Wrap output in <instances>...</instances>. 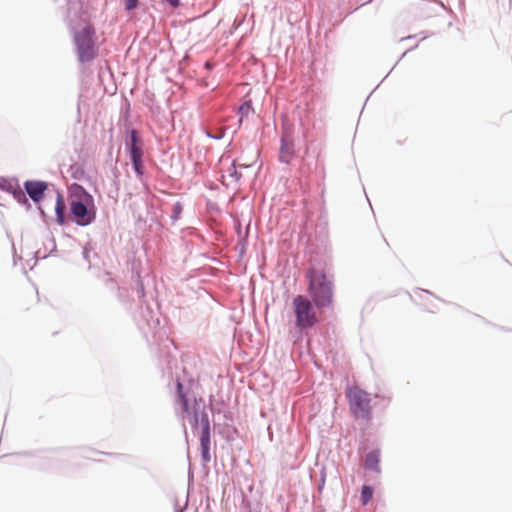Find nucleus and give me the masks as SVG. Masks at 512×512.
Returning a JSON list of instances; mask_svg holds the SVG:
<instances>
[{
	"label": "nucleus",
	"instance_id": "nucleus-19",
	"mask_svg": "<svg viewBox=\"0 0 512 512\" xmlns=\"http://www.w3.org/2000/svg\"><path fill=\"white\" fill-rule=\"evenodd\" d=\"M324 483H325V479L323 478V479H322V485H321V486H320V488H319L320 490L322 489V487H323Z\"/></svg>",
	"mask_w": 512,
	"mask_h": 512
},
{
	"label": "nucleus",
	"instance_id": "nucleus-4",
	"mask_svg": "<svg viewBox=\"0 0 512 512\" xmlns=\"http://www.w3.org/2000/svg\"><path fill=\"white\" fill-rule=\"evenodd\" d=\"M292 304L298 328L305 329L317 323L318 318L313 302L303 295H297L294 297Z\"/></svg>",
	"mask_w": 512,
	"mask_h": 512
},
{
	"label": "nucleus",
	"instance_id": "nucleus-11",
	"mask_svg": "<svg viewBox=\"0 0 512 512\" xmlns=\"http://www.w3.org/2000/svg\"><path fill=\"white\" fill-rule=\"evenodd\" d=\"M380 453L372 451L366 455L365 466L371 470L379 472Z\"/></svg>",
	"mask_w": 512,
	"mask_h": 512
},
{
	"label": "nucleus",
	"instance_id": "nucleus-13",
	"mask_svg": "<svg viewBox=\"0 0 512 512\" xmlns=\"http://www.w3.org/2000/svg\"><path fill=\"white\" fill-rule=\"evenodd\" d=\"M373 497V488L368 485H364L361 489V502L363 505H367Z\"/></svg>",
	"mask_w": 512,
	"mask_h": 512
},
{
	"label": "nucleus",
	"instance_id": "nucleus-16",
	"mask_svg": "<svg viewBox=\"0 0 512 512\" xmlns=\"http://www.w3.org/2000/svg\"><path fill=\"white\" fill-rule=\"evenodd\" d=\"M0 188L9 192H13L15 190L14 184L5 179H0Z\"/></svg>",
	"mask_w": 512,
	"mask_h": 512
},
{
	"label": "nucleus",
	"instance_id": "nucleus-18",
	"mask_svg": "<svg viewBox=\"0 0 512 512\" xmlns=\"http://www.w3.org/2000/svg\"><path fill=\"white\" fill-rule=\"evenodd\" d=\"M172 7H178L180 0H167Z\"/></svg>",
	"mask_w": 512,
	"mask_h": 512
},
{
	"label": "nucleus",
	"instance_id": "nucleus-3",
	"mask_svg": "<svg viewBox=\"0 0 512 512\" xmlns=\"http://www.w3.org/2000/svg\"><path fill=\"white\" fill-rule=\"evenodd\" d=\"M349 408L357 419L369 420L371 418V395L358 386L348 387L346 390Z\"/></svg>",
	"mask_w": 512,
	"mask_h": 512
},
{
	"label": "nucleus",
	"instance_id": "nucleus-2",
	"mask_svg": "<svg viewBox=\"0 0 512 512\" xmlns=\"http://www.w3.org/2000/svg\"><path fill=\"white\" fill-rule=\"evenodd\" d=\"M78 60L81 63L92 61L97 56L95 44V28L91 24L85 25L74 34Z\"/></svg>",
	"mask_w": 512,
	"mask_h": 512
},
{
	"label": "nucleus",
	"instance_id": "nucleus-6",
	"mask_svg": "<svg viewBox=\"0 0 512 512\" xmlns=\"http://www.w3.org/2000/svg\"><path fill=\"white\" fill-rule=\"evenodd\" d=\"M177 394H178L179 401H180V403L182 405V413H183V415L188 417V420L192 424H194V425L197 424V422H198V415H197L196 412L192 413L190 411L186 394L183 391V384L180 381L177 382Z\"/></svg>",
	"mask_w": 512,
	"mask_h": 512
},
{
	"label": "nucleus",
	"instance_id": "nucleus-8",
	"mask_svg": "<svg viewBox=\"0 0 512 512\" xmlns=\"http://www.w3.org/2000/svg\"><path fill=\"white\" fill-rule=\"evenodd\" d=\"M131 160L142 159L143 150L141 139L136 130L131 131L130 142L127 143Z\"/></svg>",
	"mask_w": 512,
	"mask_h": 512
},
{
	"label": "nucleus",
	"instance_id": "nucleus-9",
	"mask_svg": "<svg viewBox=\"0 0 512 512\" xmlns=\"http://www.w3.org/2000/svg\"><path fill=\"white\" fill-rule=\"evenodd\" d=\"M203 429L200 437L202 454L205 459H208L210 447V425L207 415L202 417Z\"/></svg>",
	"mask_w": 512,
	"mask_h": 512
},
{
	"label": "nucleus",
	"instance_id": "nucleus-10",
	"mask_svg": "<svg viewBox=\"0 0 512 512\" xmlns=\"http://www.w3.org/2000/svg\"><path fill=\"white\" fill-rule=\"evenodd\" d=\"M65 209L66 205L61 194H57L55 212L57 217V222L61 225L65 223Z\"/></svg>",
	"mask_w": 512,
	"mask_h": 512
},
{
	"label": "nucleus",
	"instance_id": "nucleus-7",
	"mask_svg": "<svg viewBox=\"0 0 512 512\" xmlns=\"http://www.w3.org/2000/svg\"><path fill=\"white\" fill-rule=\"evenodd\" d=\"M25 188L31 199L38 202L42 199L44 192L47 189V184L41 181H27L25 183Z\"/></svg>",
	"mask_w": 512,
	"mask_h": 512
},
{
	"label": "nucleus",
	"instance_id": "nucleus-15",
	"mask_svg": "<svg viewBox=\"0 0 512 512\" xmlns=\"http://www.w3.org/2000/svg\"><path fill=\"white\" fill-rule=\"evenodd\" d=\"M131 161H132V164H133V167H134L136 173L139 176H142V174H143V161H142V159L131 160Z\"/></svg>",
	"mask_w": 512,
	"mask_h": 512
},
{
	"label": "nucleus",
	"instance_id": "nucleus-5",
	"mask_svg": "<svg viewBox=\"0 0 512 512\" xmlns=\"http://www.w3.org/2000/svg\"><path fill=\"white\" fill-rule=\"evenodd\" d=\"M70 211L75 221L80 226H86L90 224L94 218L87 206L80 200L72 199L70 201Z\"/></svg>",
	"mask_w": 512,
	"mask_h": 512
},
{
	"label": "nucleus",
	"instance_id": "nucleus-12",
	"mask_svg": "<svg viewBox=\"0 0 512 512\" xmlns=\"http://www.w3.org/2000/svg\"><path fill=\"white\" fill-rule=\"evenodd\" d=\"M252 112H253V107H252L251 102L247 101V102L243 103L238 109V113L240 116L239 122L241 123L243 121V119L245 117H247Z\"/></svg>",
	"mask_w": 512,
	"mask_h": 512
},
{
	"label": "nucleus",
	"instance_id": "nucleus-17",
	"mask_svg": "<svg viewBox=\"0 0 512 512\" xmlns=\"http://www.w3.org/2000/svg\"><path fill=\"white\" fill-rule=\"evenodd\" d=\"M126 10L130 11L135 9L138 5V0H124Z\"/></svg>",
	"mask_w": 512,
	"mask_h": 512
},
{
	"label": "nucleus",
	"instance_id": "nucleus-1",
	"mask_svg": "<svg viewBox=\"0 0 512 512\" xmlns=\"http://www.w3.org/2000/svg\"><path fill=\"white\" fill-rule=\"evenodd\" d=\"M306 277L309 281L308 292L318 309L329 307L333 301V284L322 270L310 268Z\"/></svg>",
	"mask_w": 512,
	"mask_h": 512
},
{
	"label": "nucleus",
	"instance_id": "nucleus-14",
	"mask_svg": "<svg viewBox=\"0 0 512 512\" xmlns=\"http://www.w3.org/2000/svg\"><path fill=\"white\" fill-rule=\"evenodd\" d=\"M291 156H292V153L289 149V147L285 146V145H282L281 147V154H280V159L283 161V162H286L288 163L291 159Z\"/></svg>",
	"mask_w": 512,
	"mask_h": 512
}]
</instances>
